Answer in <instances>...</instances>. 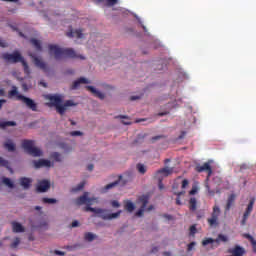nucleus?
Segmentation results:
<instances>
[{
    "label": "nucleus",
    "mask_w": 256,
    "mask_h": 256,
    "mask_svg": "<svg viewBox=\"0 0 256 256\" xmlns=\"http://www.w3.org/2000/svg\"><path fill=\"white\" fill-rule=\"evenodd\" d=\"M139 99H141V96H131L130 97V101H137Z\"/></svg>",
    "instance_id": "53"
},
{
    "label": "nucleus",
    "mask_w": 256,
    "mask_h": 256,
    "mask_svg": "<svg viewBox=\"0 0 256 256\" xmlns=\"http://www.w3.org/2000/svg\"><path fill=\"white\" fill-rule=\"evenodd\" d=\"M185 135H187V132L182 131L181 134L178 136V139H185Z\"/></svg>",
    "instance_id": "51"
},
{
    "label": "nucleus",
    "mask_w": 256,
    "mask_h": 256,
    "mask_svg": "<svg viewBox=\"0 0 256 256\" xmlns=\"http://www.w3.org/2000/svg\"><path fill=\"white\" fill-rule=\"evenodd\" d=\"M22 148L28 155H31L32 157L43 156V151H41V149H39L38 147H35V141L33 140H23Z\"/></svg>",
    "instance_id": "5"
},
{
    "label": "nucleus",
    "mask_w": 256,
    "mask_h": 256,
    "mask_svg": "<svg viewBox=\"0 0 256 256\" xmlns=\"http://www.w3.org/2000/svg\"><path fill=\"white\" fill-rule=\"evenodd\" d=\"M2 183H4V185H6L7 187H9L10 189H13V187H15V184H13V181H11V179L4 177L2 179Z\"/></svg>",
    "instance_id": "32"
},
{
    "label": "nucleus",
    "mask_w": 256,
    "mask_h": 256,
    "mask_svg": "<svg viewBox=\"0 0 256 256\" xmlns=\"http://www.w3.org/2000/svg\"><path fill=\"white\" fill-rule=\"evenodd\" d=\"M123 125H131V122L129 121H122Z\"/></svg>",
    "instance_id": "63"
},
{
    "label": "nucleus",
    "mask_w": 256,
    "mask_h": 256,
    "mask_svg": "<svg viewBox=\"0 0 256 256\" xmlns=\"http://www.w3.org/2000/svg\"><path fill=\"white\" fill-rule=\"evenodd\" d=\"M94 168H95V166L93 164H89L87 166L88 171H93Z\"/></svg>",
    "instance_id": "56"
},
{
    "label": "nucleus",
    "mask_w": 256,
    "mask_h": 256,
    "mask_svg": "<svg viewBox=\"0 0 256 256\" xmlns=\"http://www.w3.org/2000/svg\"><path fill=\"white\" fill-rule=\"evenodd\" d=\"M51 189V182L49 180H41L38 182L37 191L38 193H47Z\"/></svg>",
    "instance_id": "16"
},
{
    "label": "nucleus",
    "mask_w": 256,
    "mask_h": 256,
    "mask_svg": "<svg viewBox=\"0 0 256 256\" xmlns=\"http://www.w3.org/2000/svg\"><path fill=\"white\" fill-rule=\"evenodd\" d=\"M124 209L128 211V213H133V211H135V204H133V202H131L130 200H127L124 203Z\"/></svg>",
    "instance_id": "24"
},
{
    "label": "nucleus",
    "mask_w": 256,
    "mask_h": 256,
    "mask_svg": "<svg viewBox=\"0 0 256 256\" xmlns=\"http://www.w3.org/2000/svg\"><path fill=\"white\" fill-rule=\"evenodd\" d=\"M65 59H79L80 61H85L86 58L73 48H65Z\"/></svg>",
    "instance_id": "11"
},
{
    "label": "nucleus",
    "mask_w": 256,
    "mask_h": 256,
    "mask_svg": "<svg viewBox=\"0 0 256 256\" xmlns=\"http://www.w3.org/2000/svg\"><path fill=\"white\" fill-rule=\"evenodd\" d=\"M4 147L7 149V151H9L10 153H13V151H15L16 147H15V143H13V141L8 140L7 142L4 143Z\"/></svg>",
    "instance_id": "26"
},
{
    "label": "nucleus",
    "mask_w": 256,
    "mask_h": 256,
    "mask_svg": "<svg viewBox=\"0 0 256 256\" xmlns=\"http://www.w3.org/2000/svg\"><path fill=\"white\" fill-rule=\"evenodd\" d=\"M42 207L41 206H35V211H41Z\"/></svg>",
    "instance_id": "64"
},
{
    "label": "nucleus",
    "mask_w": 256,
    "mask_h": 256,
    "mask_svg": "<svg viewBox=\"0 0 256 256\" xmlns=\"http://www.w3.org/2000/svg\"><path fill=\"white\" fill-rule=\"evenodd\" d=\"M111 205H112V207H115V208L121 207V204H119V202L117 200H113L111 202Z\"/></svg>",
    "instance_id": "48"
},
{
    "label": "nucleus",
    "mask_w": 256,
    "mask_h": 256,
    "mask_svg": "<svg viewBox=\"0 0 256 256\" xmlns=\"http://www.w3.org/2000/svg\"><path fill=\"white\" fill-rule=\"evenodd\" d=\"M163 136H154L152 137V143H155V141H158V139H161Z\"/></svg>",
    "instance_id": "54"
},
{
    "label": "nucleus",
    "mask_w": 256,
    "mask_h": 256,
    "mask_svg": "<svg viewBox=\"0 0 256 256\" xmlns=\"http://www.w3.org/2000/svg\"><path fill=\"white\" fill-rule=\"evenodd\" d=\"M97 3H104V5L107 4V0H97Z\"/></svg>",
    "instance_id": "62"
},
{
    "label": "nucleus",
    "mask_w": 256,
    "mask_h": 256,
    "mask_svg": "<svg viewBox=\"0 0 256 256\" xmlns=\"http://www.w3.org/2000/svg\"><path fill=\"white\" fill-rule=\"evenodd\" d=\"M89 83H91V81H89L87 78L80 77L73 82L72 89H79L81 84L89 85Z\"/></svg>",
    "instance_id": "20"
},
{
    "label": "nucleus",
    "mask_w": 256,
    "mask_h": 256,
    "mask_svg": "<svg viewBox=\"0 0 256 256\" xmlns=\"http://www.w3.org/2000/svg\"><path fill=\"white\" fill-rule=\"evenodd\" d=\"M49 54L56 59V61H59L65 55V49L59 48V46L55 44H49L48 45Z\"/></svg>",
    "instance_id": "9"
},
{
    "label": "nucleus",
    "mask_w": 256,
    "mask_h": 256,
    "mask_svg": "<svg viewBox=\"0 0 256 256\" xmlns=\"http://www.w3.org/2000/svg\"><path fill=\"white\" fill-rule=\"evenodd\" d=\"M89 193L85 192L75 200L76 205H93L94 198H88Z\"/></svg>",
    "instance_id": "15"
},
{
    "label": "nucleus",
    "mask_w": 256,
    "mask_h": 256,
    "mask_svg": "<svg viewBox=\"0 0 256 256\" xmlns=\"http://www.w3.org/2000/svg\"><path fill=\"white\" fill-rule=\"evenodd\" d=\"M30 43H31V45H33V47H35L36 50L43 51V46H41V41H39L35 38H31Z\"/></svg>",
    "instance_id": "25"
},
{
    "label": "nucleus",
    "mask_w": 256,
    "mask_h": 256,
    "mask_svg": "<svg viewBox=\"0 0 256 256\" xmlns=\"http://www.w3.org/2000/svg\"><path fill=\"white\" fill-rule=\"evenodd\" d=\"M40 85H41L42 87H47V82L40 81Z\"/></svg>",
    "instance_id": "61"
},
{
    "label": "nucleus",
    "mask_w": 256,
    "mask_h": 256,
    "mask_svg": "<svg viewBox=\"0 0 256 256\" xmlns=\"http://www.w3.org/2000/svg\"><path fill=\"white\" fill-rule=\"evenodd\" d=\"M38 227L39 229H47V227H49V223L47 221H41Z\"/></svg>",
    "instance_id": "42"
},
{
    "label": "nucleus",
    "mask_w": 256,
    "mask_h": 256,
    "mask_svg": "<svg viewBox=\"0 0 256 256\" xmlns=\"http://www.w3.org/2000/svg\"><path fill=\"white\" fill-rule=\"evenodd\" d=\"M71 227L72 228L79 227V221H77V220L73 221L71 224Z\"/></svg>",
    "instance_id": "52"
},
{
    "label": "nucleus",
    "mask_w": 256,
    "mask_h": 256,
    "mask_svg": "<svg viewBox=\"0 0 256 256\" xmlns=\"http://www.w3.org/2000/svg\"><path fill=\"white\" fill-rule=\"evenodd\" d=\"M0 47H7V44L1 38H0Z\"/></svg>",
    "instance_id": "55"
},
{
    "label": "nucleus",
    "mask_w": 256,
    "mask_h": 256,
    "mask_svg": "<svg viewBox=\"0 0 256 256\" xmlns=\"http://www.w3.org/2000/svg\"><path fill=\"white\" fill-rule=\"evenodd\" d=\"M87 91H90V93H92V95H94V97H97L98 99H101V101H103V99H105V94L102 93L99 90H96L95 87L93 86H86Z\"/></svg>",
    "instance_id": "19"
},
{
    "label": "nucleus",
    "mask_w": 256,
    "mask_h": 256,
    "mask_svg": "<svg viewBox=\"0 0 256 256\" xmlns=\"http://www.w3.org/2000/svg\"><path fill=\"white\" fill-rule=\"evenodd\" d=\"M121 179H123V176H118L117 180H115L114 182H112L110 184H107L104 187V191H109L110 189L117 187L119 185V183H121Z\"/></svg>",
    "instance_id": "23"
},
{
    "label": "nucleus",
    "mask_w": 256,
    "mask_h": 256,
    "mask_svg": "<svg viewBox=\"0 0 256 256\" xmlns=\"http://www.w3.org/2000/svg\"><path fill=\"white\" fill-rule=\"evenodd\" d=\"M84 239L85 241H88L89 243H91V241H95V239H97V235L88 232L84 234Z\"/></svg>",
    "instance_id": "30"
},
{
    "label": "nucleus",
    "mask_w": 256,
    "mask_h": 256,
    "mask_svg": "<svg viewBox=\"0 0 256 256\" xmlns=\"http://www.w3.org/2000/svg\"><path fill=\"white\" fill-rule=\"evenodd\" d=\"M21 243V239L16 237L13 242L10 244L11 249H17L19 247V244Z\"/></svg>",
    "instance_id": "35"
},
{
    "label": "nucleus",
    "mask_w": 256,
    "mask_h": 256,
    "mask_svg": "<svg viewBox=\"0 0 256 256\" xmlns=\"http://www.w3.org/2000/svg\"><path fill=\"white\" fill-rule=\"evenodd\" d=\"M0 167H5L6 169H11L9 166V161L3 159V157H0Z\"/></svg>",
    "instance_id": "36"
},
{
    "label": "nucleus",
    "mask_w": 256,
    "mask_h": 256,
    "mask_svg": "<svg viewBox=\"0 0 256 256\" xmlns=\"http://www.w3.org/2000/svg\"><path fill=\"white\" fill-rule=\"evenodd\" d=\"M234 203H235V194H231L227 200L226 211H229L231 207H233Z\"/></svg>",
    "instance_id": "27"
},
{
    "label": "nucleus",
    "mask_w": 256,
    "mask_h": 256,
    "mask_svg": "<svg viewBox=\"0 0 256 256\" xmlns=\"http://www.w3.org/2000/svg\"><path fill=\"white\" fill-rule=\"evenodd\" d=\"M42 203L44 205H55V203H57V199L44 197L42 198Z\"/></svg>",
    "instance_id": "31"
},
{
    "label": "nucleus",
    "mask_w": 256,
    "mask_h": 256,
    "mask_svg": "<svg viewBox=\"0 0 256 256\" xmlns=\"http://www.w3.org/2000/svg\"><path fill=\"white\" fill-rule=\"evenodd\" d=\"M197 193V187H192V189L189 192V195H195Z\"/></svg>",
    "instance_id": "50"
},
{
    "label": "nucleus",
    "mask_w": 256,
    "mask_h": 256,
    "mask_svg": "<svg viewBox=\"0 0 256 256\" xmlns=\"http://www.w3.org/2000/svg\"><path fill=\"white\" fill-rule=\"evenodd\" d=\"M84 211L95 213L104 221H113V219H119L121 217V213H123V210H119L116 213H109V210L107 209L93 208L91 205H86Z\"/></svg>",
    "instance_id": "2"
},
{
    "label": "nucleus",
    "mask_w": 256,
    "mask_h": 256,
    "mask_svg": "<svg viewBox=\"0 0 256 256\" xmlns=\"http://www.w3.org/2000/svg\"><path fill=\"white\" fill-rule=\"evenodd\" d=\"M8 97L9 99L16 97V100L25 103L28 109H31V111H37V103H35L33 99L27 98L23 94H20L19 90H17V86H12V89L8 92Z\"/></svg>",
    "instance_id": "4"
},
{
    "label": "nucleus",
    "mask_w": 256,
    "mask_h": 256,
    "mask_svg": "<svg viewBox=\"0 0 256 256\" xmlns=\"http://www.w3.org/2000/svg\"><path fill=\"white\" fill-rule=\"evenodd\" d=\"M196 233H197V226L196 225L190 226V236L195 237Z\"/></svg>",
    "instance_id": "41"
},
{
    "label": "nucleus",
    "mask_w": 256,
    "mask_h": 256,
    "mask_svg": "<svg viewBox=\"0 0 256 256\" xmlns=\"http://www.w3.org/2000/svg\"><path fill=\"white\" fill-rule=\"evenodd\" d=\"M1 59L6 61V63H21L22 66L24 67V73L26 75L31 74V70L29 69V64H27V61L19 54V52H14L13 54L9 53H3L1 54Z\"/></svg>",
    "instance_id": "3"
},
{
    "label": "nucleus",
    "mask_w": 256,
    "mask_h": 256,
    "mask_svg": "<svg viewBox=\"0 0 256 256\" xmlns=\"http://www.w3.org/2000/svg\"><path fill=\"white\" fill-rule=\"evenodd\" d=\"M206 189H207L209 195H215V191L211 190V188L209 187V184H206Z\"/></svg>",
    "instance_id": "49"
},
{
    "label": "nucleus",
    "mask_w": 256,
    "mask_h": 256,
    "mask_svg": "<svg viewBox=\"0 0 256 256\" xmlns=\"http://www.w3.org/2000/svg\"><path fill=\"white\" fill-rule=\"evenodd\" d=\"M188 186H189V180L184 179L182 181V189H187Z\"/></svg>",
    "instance_id": "47"
},
{
    "label": "nucleus",
    "mask_w": 256,
    "mask_h": 256,
    "mask_svg": "<svg viewBox=\"0 0 256 256\" xmlns=\"http://www.w3.org/2000/svg\"><path fill=\"white\" fill-rule=\"evenodd\" d=\"M116 119H128L125 115L116 116Z\"/></svg>",
    "instance_id": "59"
},
{
    "label": "nucleus",
    "mask_w": 256,
    "mask_h": 256,
    "mask_svg": "<svg viewBox=\"0 0 256 256\" xmlns=\"http://www.w3.org/2000/svg\"><path fill=\"white\" fill-rule=\"evenodd\" d=\"M195 245H197L196 242H191L190 244H188V245H187V251H188V252L193 251Z\"/></svg>",
    "instance_id": "45"
},
{
    "label": "nucleus",
    "mask_w": 256,
    "mask_h": 256,
    "mask_svg": "<svg viewBox=\"0 0 256 256\" xmlns=\"http://www.w3.org/2000/svg\"><path fill=\"white\" fill-rule=\"evenodd\" d=\"M4 103H7V100L1 99V100H0V109L3 107V104H4Z\"/></svg>",
    "instance_id": "57"
},
{
    "label": "nucleus",
    "mask_w": 256,
    "mask_h": 256,
    "mask_svg": "<svg viewBox=\"0 0 256 256\" xmlns=\"http://www.w3.org/2000/svg\"><path fill=\"white\" fill-rule=\"evenodd\" d=\"M46 107H54L60 115L65 113V104H63V98L59 94H44L43 95Z\"/></svg>",
    "instance_id": "1"
},
{
    "label": "nucleus",
    "mask_w": 256,
    "mask_h": 256,
    "mask_svg": "<svg viewBox=\"0 0 256 256\" xmlns=\"http://www.w3.org/2000/svg\"><path fill=\"white\" fill-rule=\"evenodd\" d=\"M22 89L23 91H29V89H31V85H28L27 83L23 82Z\"/></svg>",
    "instance_id": "46"
},
{
    "label": "nucleus",
    "mask_w": 256,
    "mask_h": 256,
    "mask_svg": "<svg viewBox=\"0 0 256 256\" xmlns=\"http://www.w3.org/2000/svg\"><path fill=\"white\" fill-rule=\"evenodd\" d=\"M55 254H56V255H65V252L56 250V251H55Z\"/></svg>",
    "instance_id": "58"
},
{
    "label": "nucleus",
    "mask_w": 256,
    "mask_h": 256,
    "mask_svg": "<svg viewBox=\"0 0 256 256\" xmlns=\"http://www.w3.org/2000/svg\"><path fill=\"white\" fill-rule=\"evenodd\" d=\"M19 183L21 185V187H23V189H29L31 187V184L33 183V180L31 178L28 177H21L19 179Z\"/></svg>",
    "instance_id": "21"
},
{
    "label": "nucleus",
    "mask_w": 256,
    "mask_h": 256,
    "mask_svg": "<svg viewBox=\"0 0 256 256\" xmlns=\"http://www.w3.org/2000/svg\"><path fill=\"white\" fill-rule=\"evenodd\" d=\"M245 237L247 239H249V241L251 242V244L253 246V251H254V253H256V241H255V238H253V236H251L249 234H246Z\"/></svg>",
    "instance_id": "34"
},
{
    "label": "nucleus",
    "mask_w": 256,
    "mask_h": 256,
    "mask_svg": "<svg viewBox=\"0 0 256 256\" xmlns=\"http://www.w3.org/2000/svg\"><path fill=\"white\" fill-rule=\"evenodd\" d=\"M168 112H160L158 113L159 117H164V115H167Z\"/></svg>",
    "instance_id": "60"
},
{
    "label": "nucleus",
    "mask_w": 256,
    "mask_h": 256,
    "mask_svg": "<svg viewBox=\"0 0 256 256\" xmlns=\"http://www.w3.org/2000/svg\"><path fill=\"white\" fill-rule=\"evenodd\" d=\"M77 105H79V103L73 101V100H66L65 101V107H77Z\"/></svg>",
    "instance_id": "37"
},
{
    "label": "nucleus",
    "mask_w": 256,
    "mask_h": 256,
    "mask_svg": "<svg viewBox=\"0 0 256 256\" xmlns=\"http://www.w3.org/2000/svg\"><path fill=\"white\" fill-rule=\"evenodd\" d=\"M172 173L173 168L169 167L162 168L155 173V179H157L158 181V187L160 191H163V189H165V185H163V179H165V177H169V175H171Z\"/></svg>",
    "instance_id": "7"
},
{
    "label": "nucleus",
    "mask_w": 256,
    "mask_h": 256,
    "mask_svg": "<svg viewBox=\"0 0 256 256\" xmlns=\"http://www.w3.org/2000/svg\"><path fill=\"white\" fill-rule=\"evenodd\" d=\"M175 195H177L176 205H182L180 197H181V195H185V191L177 192V193H175Z\"/></svg>",
    "instance_id": "38"
},
{
    "label": "nucleus",
    "mask_w": 256,
    "mask_h": 256,
    "mask_svg": "<svg viewBox=\"0 0 256 256\" xmlns=\"http://www.w3.org/2000/svg\"><path fill=\"white\" fill-rule=\"evenodd\" d=\"M35 169H41V167H53V164L49 160L40 159L33 161Z\"/></svg>",
    "instance_id": "18"
},
{
    "label": "nucleus",
    "mask_w": 256,
    "mask_h": 256,
    "mask_svg": "<svg viewBox=\"0 0 256 256\" xmlns=\"http://www.w3.org/2000/svg\"><path fill=\"white\" fill-rule=\"evenodd\" d=\"M253 205H255L254 199L250 200L246 208V211L244 212L243 218L241 220L242 227H244V225H247V220L249 219V215H251V213L253 212Z\"/></svg>",
    "instance_id": "13"
},
{
    "label": "nucleus",
    "mask_w": 256,
    "mask_h": 256,
    "mask_svg": "<svg viewBox=\"0 0 256 256\" xmlns=\"http://www.w3.org/2000/svg\"><path fill=\"white\" fill-rule=\"evenodd\" d=\"M83 187H85V182H81L77 185V187L73 188L72 191L74 193H77V191H82Z\"/></svg>",
    "instance_id": "40"
},
{
    "label": "nucleus",
    "mask_w": 256,
    "mask_h": 256,
    "mask_svg": "<svg viewBox=\"0 0 256 256\" xmlns=\"http://www.w3.org/2000/svg\"><path fill=\"white\" fill-rule=\"evenodd\" d=\"M196 171L197 173H203L204 171H207L208 175L206 181H209V177L213 175V169L211 168V164L209 162L196 166Z\"/></svg>",
    "instance_id": "14"
},
{
    "label": "nucleus",
    "mask_w": 256,
    "mask_h": 256,
    "mask_svg": "<svg viewBox=\"0 0 256 256\" xmlns=\"http://www.w3.org/2000/svg\"><path fill=\"white\" fill-rule=\"evenodd\" d=\"M71 137H81L83 135V132L81 131H72L70 132Z\"/></svg>",
    "instance_id": "44"
},
{
    "label": "nucleus",
    "mask_w": 256,
    "mask_h": 256,
    "mask_svg": "<svg viewBox=\"0 0 256 256\" xmlns=\"http://www.w3.org/2000/svg\"><path fill=\"white\" fill-rule=\"evenodd\" d=\"M50 157L54 159V161H61V154H59V152H53Z\"/></svg>",
    "instance_id": "39"
},
{
    "label": "nucleus",
    "mask_w": 256,
    "mask_h": 256,
    "mask_svg": "<svg viewBox=\"0 0 256 256\" xmlns=\"http://www.w3.org/2000/svg\"><path fill=\"white\" fill-rule=\"evenodd\" d=\"M189 209L190 211H197V198L195 197L190 198Z\"/></svg>",
    "instance_id": "28"
},
{
    "label": "nucleus",
    "mask_w": 256,
    "mask_h": 256,
    "mask_svg": "<svg viewBox=\"0 0 256 256\" xmlns=\"http://www.w3.org/2000/svg\"><path fill=\"white\" fill-rule=\"evenodd\" d=\"M136 169L138 172H140L141 175H145V173H147V168L141 163L136 165Z\"/></svg>",
    "instance_id": "33"
},
{
    "label": "nucleus",
    "mask_w": 256,
    "mask_h": 256,
    "mask_svg": "<svg viewBox=\"0 0 256 256\" xmlns=\"http://www.w3.org/2000/svg\"><path fill=\"white\" fill-rule=\"evenodd\" d=\"M219 215H221V209L219 206H214L211 217L207 219L209 227H219Z\"/></svg>",
    "instance_id": "8"
},
{
    "label": "nucleus",
    "mask_w": 256,
    "mask_h": 256,
    "mask_svg": "<svg viewBox=\"0 0 256 256\" xmlns=\"http://www.w3.org/2000/svg\"><path fill=\"white\" fill-rule=\"evenodd\" d=\"M229 241V238L223 234H219L216 239L213 238H206L202 241L203 247H207V245H212V249H217L219 245L222 243H227Z\"/></svg>",
    "instance_id": "6"
},
{
    "label": "nucleus",
    "mask_w": 256,
    "mask_h": 256,
    "mask_svg": "<svg viewBox=\"0 0 256 256\" xmlns=\"http://www.w3.org/2000/svg\"><path fill=\"white\" fill-rule=\"evenodd\" d=\"M66 37H69L70 39H83V37H85V34H83L82 29L70 28L66 33Z\"/></svg>",
    "instance_id": "12"
},
{
    "label": "nucleus",
    "mask_w": 256,
    "mask_h": 256,
    "mask_svg": "<svg viewBox=\"0 0 256 256\" xmlns=\"http://www.w3.org/2000/svg\"><path fill=\"white\" fill-rule=\"evenodd\" d=\"M30 57H32L34 61V65L36 67H38L39 69H42V71H47V64L43 60H41L40 58H38L33 54H30Z\"/></svg>",
    "instance_id": "17"
},
{
    "label": "nucleus",
    "mask_w": 256,
    "mask_h": 256,
    "mask_svg": "<svg viewBox=\"0 0 256 256\" xmlns=\"http://www.w3.org/2000/svg\"><path fill=\"white\" fill-rule=\"evenodd\" d=\"M139 203H141L140 209L136 212V217H143V214L145 213L147 209V205L149 203V196L148 195H142L138 199Z\"/></svg>",
    "instance_id": "10"
},
{
    "label": "nucleus",
    "mask_w": 256,
    "mask_h": 256,
    "mask_svg": "<svg viewBox=\"0 0 256 256\" xmlns=\"http://www.w3.org/2000/svg\"><path fill=\"white\" fill-rule=\"evenodd\" d=\"M118 0H106L107 7H113V5H117Z\"/></svg>",
    "instance_id": "43"
},
{
    "label": "nucleus",
    "mask_w": 256,
    "mask_h": 256,
    "mask_svg": "<svg viewBox=\"0 0 256 256\" xmlns=\"http://www.w3.org/2000/svg\"><path fill=\"white\" fill-rule=\"evenodd\" d=\"M12 229L14 233H25V228L19 222H13Z\"/></svg>",
    "instance_id": "22"
},
{
    "label": "nucleus",
    "mask_w": 256,
    "mask_h": 256,
    "mask_svg": "<svg viewBox=\"0 0 256 256\" xmlns=\"http://www.w3.org/2000/svg\"><path fill=\"white\" fill-rule=\"evenodd\" d=\"M15 125H17V122L15 121H6L0 123V128L6 129V127H15Z\"/></svg>",
    "instance_id": "29"
}]
</instances>
